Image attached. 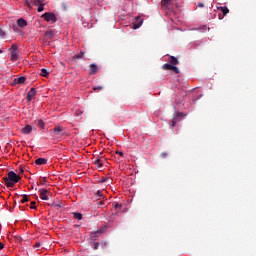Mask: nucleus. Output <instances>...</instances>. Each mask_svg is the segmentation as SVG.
<instances>
[{"instance_id":"nucleus-27","label":"nucleus","mask_w":256,"mask_h":256,"mask_svg":"<svg viewBox=\"0 0 256 256\" xmlns=\"http://www.w3.org/2000/svg\"><path fill=\"white\" fill-rule=\"evenodd\" d=\"M28 201H29L28 195H27V194H24V195H23V199L21 200V203L24 204V203H26V202H28Z\"/></svg>"},{"instance_id":"nucleus-41","label":"nucleus","mask_w":256,"mask_h":256,"mask_svg":"<svg viewBox=\"0 0 256 256\" xmlns=\"http://www.w3.org/2000/svg\"><path fill=\"white\" fill-rule=\"evenodd\" d=\"M40 246H41V243H40V242H37V243L34 245V248H35V249H38Z\"/></svg>"},{"instance_id":"nucleus-20","label":"nucleus","mask_w":256,"mask_h":256,"mask_svg":"<svg viewBox=\"0 0 256 256\" xmlns=\"http://www.w3.org/2000/svg\"><path fill=\"white\" fill-rule=\"evenodd\" d=\"M54 35L55 32L53 30H49L45 33V37H47L48 39H52Z\"/></svg>"},{"instance_id":"nucleus-34","label":"nucleus","mask_w":256,"mask_h":256,"mask_svg":"<svg viewBox=\"0 0 256 256\" xmlns=\"http://www.w3.org/2000/svg\"><path fill=\"white\" fill-rule=\"evenodd\" d=\"M99 247H100V243L99 242H96V243L93 244V249L94 250L99 249Z\"/></svg>"},{"instance_id":"nucleus-25","label":"nucleus","mask_w":256,"mask_h":256,"mask_svg":"<svg viewBox=\"0 0 256 256\" xmlns=\"http://www.w3.org/2000/svg\"><path fill=\"white\" fill-rule=\"evenodd\" d=\"M31 3L39 7V5H41L43 2L41 0H31Z\"/></svg>"},{"instance_id":"nucleus-45","label":"nucleus","mask_w":256,"mask_h":256,"mask_svg":"<svg viewBox=\"0 0 256 256\" xmlns=\"http://www.w3.org/2000/svg\"><path fill=\"white\" fill-rule=\"evenodd\" d=\"M23 173H24L23 168H20L19 174H23Z\"/></svg>"},{"instance_id":"nucleus-28","label":"nucleus","mask_w":256,"mask_h":256,"mask_svg":"<svg viewBox=\"0 0 256 256\" xmlns=\"http://www.w3.org/2000/svg\"><path fill=\"white\" fill-rule=\"evenodd\" d=\"M108 181H109V177H103L102 179L99 180V183L100 184H104V183H106Z\"/></svg>"},{"instance_id":"nucleus-3","label":"nucleus","mask_w":256,"mask_h":256,"mask_svg":"<svg viewBox=\"0 0 256 256\" xmlns=\"http://www.w3.org/2000/svg\"><path fill=\"white\" fill-rule=\"evenodd\" d=\"M39 192H40V197L42 200L48 201L50 199L51 192L48 189L42 188L39 190Z\"/></svg>"},{"instance_id":"nucleus-10","label":"nucleus","mask_w":256,"mask_h":256,"mask_svg":"<svg viewBox=\"0 0 256 256\" xmlns=\"http://www.w3.org/2000/svg\"><path fill=\"white\" fill-rule=\"evenodd\" d=\"M33 126L31 125H26L24 128H22L21 132L24 134V135H27V134H30L33 130Z\"/></svg>"},{"instance_id":"nucleus-6","label":"nucleus","mask_w":256,"mask_h":256,"mask_svg":"<svg viewBox=\"0 0 256 256\" xmlns=\"http://www.w3.org/2000/svg\"><path fill=\"white\" fill-rule=\"evenodd\" d=\"M218 10L223 13V15H221V14L218 15L219 19H223V17L229 13V8H227L226 6L218 7Z\"/></svg>"},{"instance_id":"nucleus-23","label":"nucleus","mask_w":256,"mask_h":256,"mask_svg":"<svg viewBox=\"0 0 256 256\" xmlns=\"http://www.w3.org/2000/svg\"><path fill=\"white\" fill-rule=\"evenodd\" d=\"M63 129L60 126L54 127V134L59 135Z\"/></svg>"},{"instance_id":"nucleus-5","label":"nucleus","mask_w":256,"mask_h":256,"mask_svg":"<svg viewBox=\"0 0 256 256\" xmlns=\"http://www.w3.org/2000/svg\"><path fill=\"white\" fill-rule=\"evenodd\" d=\"M183 116H184L183 113H180V112L175 113L174 118H172V126L175 127V126H176V123H177L178 121H180V119H181Z\"/></svg>"},{"instance_id":"nucleus-24","label":"nucleus","mask_w":256,"mask_h":256,"mask_svg":"<svg viewBox=\"0 0 256 256\" xmlns=\"http://www.w3.org/2000/svg\"><path fill=\"white\" fill-rule=\"evenodd\" d=\"M73 218L77 220H82L83 215L81 213H73Z\"/></svg>"},{"instance_id":"nucleus-18","label":"nucleus","mask_w":256,"mask_h":256,"mask_svg":"<svg viewBox=\"0 0 256 256\" xmlns=\"http://www.w3.org/2000/svg\"><path fill=\"white\" fill-rule=\"evenodd\" d=\"M94 195L98 200H100L102 197H103V199H106V197L104 196V194L101 190H97Z\"/></svg>"},{"instance_id":"nucleus-43","label":"nucleus","mask_w":256,"mask_h":256,"mask_svg":"<svg viewBox=\"0 0 256 256\" xmlns=\"http://www.w3.org/2000/svg\"><path fill=\"white\" fill-rule=\"evenodd\" d=\"M3 248H5V244L0 242V250H2Z\"/></svg>"},{"instance_id":"nucleus-17","label":"nucleus","mask_w":256,"mask_h":256,"mask_svg":"<svg viewBox=\"0 0 256 256\" xmlns=\"http://www.w3.org/2000/svg\"><path fill=\"white\" fill-rule=\"evenodd\" d=\"M173 67H174L173 64L165 63L164 65H162V70L172 71Z\"/></svg>"},{"instance_id":"nucleus-21","label":"nucleus","mask_w":256,"mask_h":256,"mask_svg":"<svg viewBox=\"0 0 256 256\" xmlns=\"http://www.w3.org/2000/svg\"><path fill=\"white\" fill-rule=\"evenodd\" d=\"M35 124L40 127L41 129H44L45 128V123L43 122V120H36L35 121Z\"/></svg>"},{"instance_id":"nucleus-44","label":"nucleus","mask_w":256,"mask_h":256,"mask_svg":"<svg viewBox=\"0 0 256 256\" xmlns=\"http://www.w3.org/2000/svg\"><path fill=\"white\" fill-rule=\"evenodd\" d=\"M116 153H118V155H119L120 157H123V156H124L123 152L117 151Z\"/></svg>"},{"instance_id":"nucleus-7","label":"nucleus","mask_w":256,"mask_h":256,"mask_svg":"<svg viewBox=\"0 0 256 256\" xmlns=\"http://www.w3.org/2000/svg\"><path fill=\"white\" fill-rule=\"evenodd\" d=\"M89 68H90L89 70L90 75H96L98 73V66L96 64L94 63L90 64Z\"/></svg>"},{"instance_id":"nucleus-31","label":"nucleus","mask_w":256,"mask_h":256,"mask_svg":"<svg viewBox=\"0 0 256 256\" xmlns=\"http://www.w3.org/2000/svg\"><path fill=\"white\" fill-rule=\"evenodd\" d=\"M47 183V177H43L40 179V185H45Z\"/></svg>"},{"instance_id":"nucleus-29","label":"nucleus","mask_w":256,"mask_h":256,"mask_svg":"<svg viewBox=\"0 0 256 256\" xmlns=\"http://www.w3.org/2000/svg\"><path fill=\"white\" fill-rule=\"evenodd\" d=\"M121 207H122V205L119 204V203H117V202L114 204V209H115L116 211H119V210L121 209Z\"/></svg>"},{"instance_id":"nucleus-4","label":"nucleus","mask_w":256,"mask_h":256,"mask_svg":"<svg viewBox=\"0 0 256 256\" xmlns=\"http://www.w3.org/2000/svg\"><path fill=\"white\" fill-rule=\"evenodd\" d=\"M42 18H44L47 22H57V17L54 13H51V12H47L45 14L42 15Z\"/></svg>"},{"instance_id":"nucleus-38","label":"nucleus","mask_w":256,"mask_h":256,"mask_svg":"<svg viewBox=\"0 0 256 256\" xmlns=\"http://www.w3.org/2000/svg\"><path fill=\"white\" fill-rule=\"evenodd\" d=\"M31 209H37V206H36V202H31V206H30Z\"/></svg>"},{"instance_id":"nucleus-11","label":"nucleus","mask_w":256,"mask_h":256,"mask_svg":"<svg viewBox=\"0 0 256 256\" xmlns=\"http://www.w3.org/2000/svg\"><path fill=\"white\" fill-rule=\"evenodd\" d=\"M168 62L172 65V66H176L179 64V60L175 57V56H170L168 57Z\"/></svg>"},{"instance_id":"nucleus-33","label":"nucleus","mask_w":256,"mask_h":256,"mask_svg":"<svg viewBox=\"0 0 256 256\" xmlns=\"http://www.w3.org/2000/svg\"><path fill=\"white\" fill-rule=\"evenodd\" d=\"M109 246V243L108 242H106V241H102L101 242V247L102 248H106V247H108Z\"/></svg>"},{"instance_id":"nucleus-26","label":"nucleus","mask_w":256,"mask_h":256,"mask_svg":"<svg viewBox=\"0 0 256 256\" xmlns=\"http://www.w3.org/2000/svg\"><path fill=\"white\" fill-rule=\"evenodd\" d=\"M103 233H104L103 229L98 230V231H96V232L93 233V236H92V237H99V235H100V234H103Z\"/></svg>"},{"instance_id":"nucleus-37","label":"nucleus","mask_w":256,"mask_h":256,"mask_svg":"<svg viewBox=\"0 0 256 256\" xmlns=\"http://www.w3.org/2000/svg\"><path fill=\"white\" fill-rule=\"evenodd\" d=\"M167 156H168L167 152H162V153H161V158H162V159H166Z\"/></svg>"},{"instance_id":"nucleus-12","label":"nucleus","mask_w":256,"mask_h":256,"mask_svg":"<svg viewBox=\"0 0 256 256\" xmlns=\"http://www.w3.org/2000/svg\"><path fill=\"white\" fill-rule=\"evenodd\" d=\"M25 81H26L25 76H20L14 79V83L19 85L24 84Z\"/></svg>"},{"instance_id":"nucleus-1","label":"nucleus","mask_w":256,"mask_h":256,"mask_svg":"<svg viewBox=\"0 0 256 256\" xmlns=\"http://www.w3.org/2000/svg\"><path fill=\"white\" fill-rule=\"evenodd\" d=\"M2 180L7 188H13L21 180V177L14 171H9L8 175L3 177Z\"/></svg>"},{"instance_id":"nucleus-19","label":"nucleus","mask_w":256,"mask_h":256,"mask_svg":"<svg viewBox=\"0 0 256 256\" xmlns=\"http://www.w3.org/2000/svg\"><path fill=\"white\" fill-rule=\"evenodd\" d=\"M49 205L52 206V207H54V208H56V209H61V208L64 207L63 202H58V203H56V204H55V202H52V204H49Z\"/></svg>"},{"instance_id":"nucleus-13","label":"nucleus","mask_w":256,"mask_h":256,"mask_svg":"<svg viewBox=\"0 0 256 256\" xmlns=\"http://www.w3.org/2000/svg\"><path fill=\"white\" fill-rule=\"evenodd\" d=\"M47 162L48 161L45 158H38V159H36L35 164L38 166H42V165H46Z\"/></svg>"},{"instance_id":"nucleus-14","label":"nucleus","mask_w":256,"mask_h":256,"mask_svg":"<svg viewBox=\"0 0 256 256\" xmlns=\"http://www.w3.org/2000/svg\"><path fill=\"white\" fill-rule=\"evenodd\" d=\"M94 165L98 168V169H102L103 168V162L100 158H96L94 160Z\"/></svg>"},{"instance_id":"nucleus-30","label":"nucleus","mask_w":256,"mask_h":256,"mask_svg":"<svg viewBox=\"0 0 256 256\" xmlns=\"http://www.w3.org/2000/svg\"><path fill=\"white\" fill-rule=\"evenodd\" d=\"M103 86H93V91H102Z\"/></svg>"},{"instance_id":"nucleus-8","label":"nucleus","mask_w":256,"mask_h":256,"mask_svg":"<svg viewBox=\"0 0 256 256\" xmlns=\"http://www.w3.org/2000/svg\"><path fill=\"white\" fill-rule=\"evenodd\" d=\"M142 24H143V19H141L140 17H136L133 22V28L138 29Z\"/></svg>"},{"instance_id":"nucleus-40","label":"nucleus","mask_w":256,"mask_h":256,"mask_svg":"<svg viewBox=\"0 0 256 256\" xmlns=\"http://www.w3.org/2000/svg\"><path fill=\"white\" fill-rule=\"evenodd\" d=\"M0 37H5V31H3V29L0 28Z\"/></svg>"},{"instance_id":"nucleus-42","label":"nucleus","mask_w":256,"mask_h":256,"mask_svg":"<svg viewBox=\"0 0 256 256\" xmlns=\"http://www.w3.org/2000/svg\"><path fill=\"white\" fill-rule=\"evenodd\" d=\"M105 200H107V198H104V200H101L100 202H98V205H103L105 203Z\"/></svg>"},{"instance_id":"nucleus-35","label":"nucleus","mask_w":256,"mask_h":256,"mask_svg":"<svg viewBox=\"0 0 256 256\" xmlns=\"http://www.w3.org/2000/svg\"><path fill=\"white\" fill-rule=\"evenodd\" d=\"M42 11H44V4L43 3L38 6V12H42Z\"/></svg>"},{"instance_id":"nucleus-36","label":"nucleus","mask_w":256,"mask_h":256,"mask_svg":"<svg viewBox=\"0 0 256 256\" xmlns=\"http://www.w3.org/2000/svg\"><path fill=\"white\" fill-rule=\"evenodd\" d=\"M171 0H162V5H168L170 4Z\"/></svg>"},{"instance_id":"nucleus-15","label":"nucleus","mask_w":256,"mask_h":256,"mask_svg":"<svg viewBox=\"0 0 256 256\" xmlns=\"http://www.w3.org/2000/svg\"><path fill=\"white\" fill-rule=\"evenodd\" d=\"M17 24L21 28L26 27L28 25L27 21L24 20L23 18L18 19L17 20Z\"/></svg>"},{"instance_id":"nucleus-16","label":"nucleus","mask_w":256,"mask_h":256,"mask_svg":"<svg viewBox=\"0 0 256 256\" xmlns=\"http://www.w3.org/2000/svg\"><path fill=\"white\" fill-rule=\"evenodd\" d=\"M84 55H85V53L81 51V52H79V53L73 55L72 59H73V60H81V59L84 58Z\"/></svg>"},{"instance_id":"nucleus-22","label":"nucleus","mask_w":256,"mask_h":256,"mask_svg":"<svg viewBox=\"0 0 256 256\" xmlns=\"http://www.w3.org/2000/svg\"><path fill=\"white\" fill-rule=\"evenodd\" d=\"M41 76L47 78L49 76V72L46 68L41 69Z\"/></svg>"},{"instance_id":"nucleus-47","label":"nucleus","mask_w":256,"mask_h":256,"mask_svg":"<svg viewBox=\"0 0 256 256\" xmlns=\"http://www.w3.org/2000/svg\"><path fill=\"white\" fill-rule=\"evenodd\" d=\"M1 53H3V51H2V50H0V54H1Z\"/></svg>"},{"instance_id":"nucleus-2","label":"nucleus","mask_w":256,"mask_h":256,"mask_svg":"<svg viewBox=\"0 0 256 256\" xmlns=\"http://www.w3.org/2000/svg\"><path fill=\"white\" fill-rule=\"evenodd\" d=\"M9 52L11 53V61L16 62L18 60V46L16 44H12Z\"/></svg>"},{"instance_id":"nucleus-32","label":"nucleus","mask_w":256,"mask_h":256,"mask_svg":"<svg viewBox=\"0 0 256 256\" xmlns=\"http://www.w3.org/2000/svg\"><path fill=\"white\" fill-rule=\"evenodd\" d=\"M172 71H174L175 74H179L180 73L179 68L177 66H175V65L173 66Z\"/></svg>"},{"instance_id":"nucleus-39","label":"nucleus","mask_w":256,"mask_h":256,"mask_svg":"<svg viewBox=\"0 0 256 256\" xmlns=\"http://www.w3.org/2000/svg\"><path fill=\"white\" fill-rule=\"evenodd\" d=\"M25 4H26V6H27L28 8H30V9L32 8V7H31V4H32V3L29 2L28 0H26Z\"/></svg>"},{"instance_id":"nucleus-46","label":"nucleus","mask_w":256,"mask_h":256,"mask_svg":"<svg viewBox=\"0 0 256 256\" xmlns=\"http://www.w3.org/2000/svg\"><path fill=\"white\" fill-rule=\"evenodd\" d=\"M198 7H204V4L203 3H199Z\"/></svg>"},{"instance_id":"nucleus-9","label":"nucleus","mask_w":256,"mask_h":256,"mask_svg":"<svg viewBox=\"0 0 256 256\" xmlns=\"http://www.w3.org/2000/svg\"><path fill=\"white\" fill-rule=\"evenodd\" d=\"M36 96V90L35 88H31V90L27 94V101L31 102L32 99Z\"/></svg>"}]
</instances>
